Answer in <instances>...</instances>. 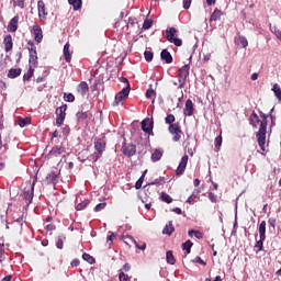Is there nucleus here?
<instances>
[{"instance_id": "nucleus-1", "label": "nucleus", "mask_w": 281, "mask_h": 281, "mask_svg": "<svg viewBox=\"0 0 281 281\" xmlns=\"http://www.w3.org/2000/svg\"><path fill=\"white\" fill-rule=\"evenodd\" d=\"M261 121H260V127L257 132V142L259 144L260 149L262 153H265V144H267V114L263 112H259Z\"/></svg>"}, {"instance_id": "nucleus-2", "label": "nucleus", "mask_w": 281, "mask_h": 281, "mask_svg": "<svg viewBox=\"0 0 281 281\" xmlns=\"http://www.w3.org/2000/svg\"><path fill=\"white\" fill-rule=\"evenodd\" d=\"M94 153L91 155L93 161H98L102 157V153L106 150V140L104 138H98L94 140Z\"/></svg>"}, {"instance_id": "nucleus-3", "label": "nucleus", "mask_w": 281, "mask_h": 281, "mask_svg": "<svg viewBox=\"0 0 281 281\" xmlns=\"http://www.w3.org/2000/svg\"><path fill=\"white\" fill-rule=\"evenodd\" d=\"M166 38L169 41V43H173L176 47H181L183 45V42L181 38L177 37V29L175 27H169L166 31Z\"/></svg>"}, {"instance_id": "nucleus-4", "label": "nucleus", "mask_w": 281, "mask_h": 281, "mask_svg": "<svg viewBox=\"0 0 281 281\" xmlns=\"http://www.w3.org/2000/svg\"><path fill=\"white\" fill-rule=\"evenodd\" d=\"M190 76V65H184L180 68L178 75L179 89H183L186 87V80Z\"/></svg>"}, {"instance_id": "nucleus-5", "label": "nucleus", "mask_w": 281, "mask_h": 281, "mask_svg": "<svg viewBox=\"0 0 281 281\" xmlns=\"http://www.w3.org/2000/svg\"><path fill=\"white\" fill-rule=\"evenodd\" d=\"M67 104H63L61 106L56 109V126H63L65 122V117H67Z\"/></svg>"}, {"instance_id": "nucleus-6", "label": "nucleus", "mask_w": 281, "mask_h": 281, "mask_svg": "<svg viewBox=\"0 0 281 281\" xmlns=\"http://www.w3.org/2000/svg\"><path fill=\"white\" fill-rule=\"evenodd\" d=\"M29 63L30 65H33V67H36L38 65V54L36 53V45L34 43L29 42Z\"/></svg>"}, {"instance_id": "nucleus-7", "label": "nucleus", "mask_w": 281, "mask_h": 281, "mask_svg": "<svg viewBox=\"0 0 281 281\" xmlns=\"http://www.w3.org/2000/svg\"><path fill=\"white\" fill-rule=\"evenodd\" d=\"M168 131L171 135H173V142H179V139H181V136L183 135V132L181 131L179 123H173L169 125Z\"/></svg>"}, {"instance_id": "nucleus-8", "label": "nucleus", "mask_w": 281, "mask_h": 281, "mask_svg": "<svg viewBox=\"0 0 281 281\" xmlns=\"http://www.w3.org/2000/svg\"><path fill=\"white\" fill-rule=\"evenodd\" d=\"M131 93V86H126L125 88L120 91L114 99V104L117 106L122 100H126L128 98V94Z\"/></svg>"}, {"instance_id": "nucleus-9", "label": "nucleus", "mask_w": 281, "mask_h": 281, "mask_svg": "<svg viewBox=\"0 0 281 281\" xmlns=\"http://www.w3.org/2000/svg\"><path fill=\"white\" fill-rule=\"evenodd\" d=\"M122 151L123 155H125L126 157H133V155H135V153H137V146L133 145V144H124L122 146Z\"/></svg>"}, {"instance_id": "nucleus-10", "label": "nucleus", "mask_w": 281, "mask_h": 281, "mask_svg": "<svg viewBox=\"0 0 281 281\" xmlns=\"http://www.w3.org/2000/svg\"><path fill=\"white\" fill-rule=\"evenodd\" d=\"M34 186H36V178L33 180L31 187L24 190V199L25 201H30V203H32V199H34Z\"/></svg>"}, {"instance_id": "nucleus-11", "label": "nucleus", "mask_w": 281, "mask_h": 281, "mask_svg": "<svg viewBox=\"0 0 281 281\" xmlns=\"http://www.w3.org/2000/svg\"><path fill=\"white\" fill-rule=\"evenodd\" d=\"M188 159H189L188 155H184L181 158L180 164H179V166H178V168L176 170V175L179 176V175H183V172H186V168L188 166Z\"/></svg>"}, {"instance_id": "nucleus-12", "label": "nucleus", "mask_w": 281, "mask_h": 281, "mask_svg": "<svg viewBox=\"0 0 281 281\" xmlns=\"http://www.w3.org/2000/svg\"><path fill=\"white\" fill-rule=\"evenodd\" d=\"M33 36H34L35 42L42 43V41H43V29H41V26L37 25V24L33 25Z\"/></svg>"}, {"instance_id": "nucleus-13", "label": "nucleus", "mask_w": 281, "mask_h": 281, "mask_svg": "<svg viewBox=\"0 0 281 281\" xmlns=\"http://www.w3.org/2000/svg\"><path fill=\"white\" fill-rule=\"evenodd\" d=\"M142 131L147 134L153 133V121L150 119H145L142 121Z\"/></svg>"}, {"instance_id": "nucleus-14", "label": "nucleus", "mask_w": 281, "mask_h": 281, "mask_svg": "<svg viewBox=\"0 0 281 281\" xmlns=\"http://www.w3.org/2000/svg\"><path fill=\"white\" fill-rule=\"evenodd\" d=\"M193 114H194V103H192V100L188 99L186 101L184 115L190 117Z\"/></svg>"}, {"instance_id": "nucleus-15", "label": "nucleus", "mask_w": 281, "mask_h": 281, "mask_svg": "<svg viewBox=\"0 0 281 281\" xmlns=\"http://www.w3.org/2000/svg\"><path fill=\"white\" fill-rule=\"evenodd\" d=\"M77 91L82 95V98H85V95L89 93V85L87 83V81L80 82L77 87Z\"/></svg>"}, {"instance_id": "nucleus-16", "label": "nucleus", "mask_w": 281, "mask_h": 281, "mask_svg": "<svg viewBox=\"0 0 281 281\" xmlns=\"http://www.w3.org/2000/svg\"><path fill=\"white\" fill-rule=\"evenodd\" d=\"M37 10H38V16L41 20L47 16V11L45 10V2L43 0H40L37 2Z\"/></svg>"}, {"instance_id": "nucleus-17", "label": "nucleus", "mask_w": 281, "mask_h": 281, "mask_svg": "<svg viewBox=\"0 0 281 281\" xmlns=\"http://www.w3.org/2000/svg\"><path fill=\"white\" fill-rule=\"evenodd\" d=\"M16 30H19V16L12 18L8 25V32H16Z\"/></svg>"}, {"instance_id": "nucleus-18", "label": "nucleus", "mask_w": 281, "mask_h": 281, "mask_svg": "<svg viewBox=\"0 0 281 281\" xmlns=\"http://www.w3.org/2000/svg\"><path fill=\"white\" fill-rule=\"evenodd\" d=\"M267 222L262 221L259 225V238H261V240H266L267 239Z\"/></svg>"}, {"instance_id": "nucleus-19", "label": "nucleus", "mask_w": 281, "mask_h": 281, "mask_svg": "<svg viewBox=\"0 0 281 281\" xmlns=\"http://www.w3.org/2000/svg\"><path fill=\"white\" fill-rule=\"evenodd\" d=\"M160 57L161 60H165L167 63V65H170V63H172V55L170 54V52H168V49H162L160 53Z\"/></svg>"}, {"instance_id": "nucleus-20", "label": "nucleus", "mask_w": 281, "mask_h": 281, "mask_svg": "<svg viewBox=\"0 0 281 281\" xmlns=\"http://www.w3.org/2000/svg\"><path fill=\"white\" fill-rule=\"evenodd\" d=\"M5 52H12L13 43L12 35H7L3 40Z\"/></svg>"}, {"instance_id": "nucleus-21", "label": "nucleus", "mask_w": 281, "mask_h": 281, "mask_svg": "<svg viewBox=\"0 0 281 281\" xmlns=\"http://www.w3.org/2000/svg\"><path fill=\"white\" fill-rule=\"evenodd\" d=\"M200 192L201 191H199V189L193 190L192 194L188 198L187 203H189L190 205H193V203H196V199Z\"/></svg>"}, {"instance_id": "nucleus-22", "label": "nucleus", "mask_w": 281, "mask_h": 281, "mask_svg": "<svg viewBox=\"0 0 281 281\" xmlns=\"http://www.w3.org/2000/svg\"><path fill=\"white\" fill-rule=\"evenodd\" d=\"M65 153V147L63 146H55L49 151V155H54L55 157H58V155H63Z\"/></svg>"}, {"instance_id": "nucleus-23", "label": "nucleus", "mask_w": 281, "mask_h": 281, "mask_svg": "<svg viewBox=\"0 0 281 281\" xmlns=\"http://www.w3.org/2000/svg\"><path fill=\"white\" fill-rule=\"evenodd\" d=\"M161 157H164V150H161V149H156V150L151 154V161H159V159H161Z\"/></svg>"}, {"instance_id": "nucleus-24", "label": "nucleus", "mask_w": 281, "mask_h": 281, "mask_svg": "<svg viewBox=\"0 0 281 281\" xmlns=\"http://www.w3.org/2000/svg\"><path fill=\"white\" fill-rule=\"evenodd\" d=\"M188 234L190 238L194 236L195 238H198V240H203V233H201L200 231L191 229L188 232Z\"/></svg>"}, {"instance_id": "nucleus-25", "label": "nucleus", "mask_w": 281, "mask_h": 281, "mask_svg": "<svg viewBox=\"0 0 281 281\" xmlns=\"http://www.w3.org/2000/svg\"><path fill=\"white\" fill-rule=\"evenodd\" d=\"M21 74V68H11L8 72V78H19Z\"/></svg>"}, {"instance_id": "nucleus-26", "label": "nucleus", "mask_w": 281, "mask_h": 281, "mask_svg": "<svg viewBox=\"0 0 281 281\" xmlns=\"http://www.w3.org/2000/svg\"><path fill=\"white\" fill-rule=\"evenodd\" d=\"M64 56H65L66 63L71 61V53H69V43L65 44L64 46Z\"/></svg>"}, {"instance_id": "nucleus-27", "label": "nucleus", "mask_w": 281, "mask_h": 281, "mask_svg": "<svg viewBox=\"0 0 281 281\" xmlns=\"http://www.w3.org/2000/svg\"><path fill=\"white\" fill-rule=\"evenodd\" d=\"M68 3L72 5L74 10H80L82 8V0H68Z\"/></svg>"}, {"instance_id": "nucleus-28", "label": "nucleus", "mask_w": 281, "mask_h": 281, "mask_svg": "<svg viewBox=\"0 0 281 281\" xmlns=\"http://www.w3.org/2000/svg\"><path fill=\"white\" fill-rule=\"evenodd\" d=\"M193 243L191 240H187L182 244L183 251H187V254H190L192 251Z\"/></svg>"}, {"instance_id": "nucleus-29", "label": "nucleus", "mask_w": 281, "mask_h": 281, "mask_svg": "<svg viewBox=\"0 0 281 281\" xmlns=\"http://www.w3.org/2000/svg\"><path fill=\"white\" fill-rule=\"evenodd\" d=\"M222 15H223V12L218 9H215L210 18V21H218V19H221Z\"/></svg>"}, {"instance_id": "nucleus-30", "label": "nucleus", "mask_w": 281, "mask_h": 281, "mask_svg": "<svg viewBox=\"0 0 281 281\" xmlns=\"http://www.w3.org/2000/svg\"><path fill=\"white\" fill-rule=\"evenodd\" d=\"M272 91H273L276 98H278V100L281 101V88H280V85L274 83L273 87H272Z\"/></svg>"}, {"instance_id": "nucleus-31", "label": "nucleus", "mask_w": 281, "mask_h": 281, "mask_svg": "<svg viewBox=\"0 0 281 281\" xmlns=\"http://www.w3.org/2000/svg\"><path fill=\"white\" fill-rule=\"evenodd\" d=\"M236 42L238 43V45H241V47H247V45H249V42H247V37L240 35L238 36V38L236 40Z\"/></svg>"}, {"instance_id": "nucleus-32", "label": "nucleus", "mask_w": 281, "mask_h": 281, "mask_svg": "<svg viewBox=\"0 0 281 281\" xmlns=\"http://www.w3.org/2000/svg\"><path fill=\"white\" fill-rule=\"evenodd\" d=\"M259 122H260V119L258 117V114H256V112H252V114L250 115L251 126L256 127V125L259 124Z\"/></svg>"}, {"instance_id": "nucleus-33", "label": "nucleus", "mask_w": 281, "mask_h": 281, "mask_svg": "<svg viewBox=\"0 0 281 281\" xmlns=\"http://www.w3.org/2000/svg\"><path fill=\"white\" fill-rule=\"evenodd\" d=\"M172 232H175V227L172 226V222H169V224L162 229V234H168V236H170Z\"/></svg>"}, {"instance_id": "nucleus-34", "label": "nucleus", "mask_w": 281, "mask_h": 281, "mask_svg": "<svg viewBox=\"0 0 281 281\" xmlns=\"http://www.w3.org/2000/svg\"><path fill=\"white\" fill-rule=\"evenodd\" d=\"M82 259H83L86 262H88L89 265H93V263L95 262V259H94L91 255H89V254H87V252H85V254L82 255Z\"/></svg>"}, {"instance_id": "nucleus-35", "label": "nucleus", "mask_w": 281, "mask_h": 281, "mask_svg": "<svg viewBox=\"0 0 281 281\" xmlns=\"http://www.w3.org/2000/svg\"><path fill=\"white\" fill-rule=\"evenodd\" d=\"M167 262L168 265H175V262H177L175 255H172V250L167 251Z\"/></svg>"}, {"instance_id": "nucleus-36", "label": "nucleus", "mask_w": 281, "mask_h": 281, "mask_svg": "<svg viewBox=\"0 0 281 281\" xmlns=\"http://www.w3.org/2000/svg\"><path fill=\"white\" fill-rule=\"evenodd\" d=\"M87 117H89V114L87 112H77L76 114V119L78 120V122H82L87 120Z\"/></svg>"}, {"instance_id": "nucleus-37", "label": "nucleus", "mask_w": 281, "mask_h": 281, "mask_svg": "<svg viewBox=\"0 0 281 281\" xmlns=\"http://www.w3.org/2000/svg\"><path fill=\"white\" fill-rule=\"evenodd\" d=\"M263 247H265V239L259 238V240L256 241L255 244V249H257V252H258V251H262Z\"/></svg>"}, {"instance_id": "nucleus-38", "label": "nucleus", "mask_w": 281, "mask_h": 281, "mask_svg": "<svg viewBox=\"0 0 281 281\" xmlns=\"http://www.w3.org/2000/svg\"><path fill=\"white\" fill-rule=\"evenodd\" d=\"M31 123H32V119L25 117V119H22V120L19 121V126L21 128H23V127L27 126Z\"/></svg>"}, {"instance_id": "nucleus-39", "label": "nucleus", "mask_w": 281, "mask_h": 281, "mask_svg": "<svg viewBox=\"0 0 281 281\" xmlns=\"http://www.w3.org/2000/svg\"><path fill=\"white\" fill-rule=\"evenodd\" d=\"M87 205H89V200H83L82 202L78 203L76 205V210H85V207H87Z\"/></svg>"}, {"instance_id": "nucleus-40", "label": "nucleus", "mask_w": 281, "mask_h": 281, "mask_svg": "<svg viewBox=\"0 0 281 281\" xmlns=\"http://www.w3.org/2000/svg\"><path fill=\"white\" fill-rule=\"evenodd\" d=\"M64 100L65 102H74L76 97L72 93H64Z\"/></svg>"}, {"instance_id": "nucleus-41", "label": "nucleus", "mask_w": 281, "mask_h": 281, "mask_svg": "<svg viewBox=\"0 0 281 281\" xmlns=\"http://www.w3.org/2000/svg\"><path fill=\"white\" fill-rule=\"evenodd\" d=\"M156 92L155 90H153V85L149 86V89L146 91V98H148V100H150V98H155Z\"/></svg>"}, {"instance_id": "nucleus-42", "label": "nucleus", "mask_w": 281, "mask_h": 281, "mask_svg": "<svg viewBox=\"0 0 281 281\" xmlns=\"http://www.w3.org/2000/svg\"><path fill=\"white\" fill-rule=\"evenodd\" d=\"M119 280L120 281H131V277L128 274L124 273V271L121 270L119 273Z\"/></svg>"}, {"instance_id": "nucleus-43", "label": "nucleus", "mask_w": 281, "mask_h": 281, "mask_svg": "<svg viewBox=\"0 0 281 281\" xmlns=\"http://www.w3.org/2000/svg\"><path fill=\"white\" fill-rule=\"evenodd\" d=\"M223 145V136H217L215 137V140H214V146L215 148H221V146Z\"/></svg>"}, {"instance_id": "nucleus-44", "label": "nucleus", "mask_w": 281, "mask_h": 281, "mask_svg": "<svg viewBox=\"0 0 281 281\" xmlns=\"http://www.w3.org/2000/svg\"><path fill=\"white\" fill-rule=\"evenodd\" d=\"M161 200L165 203H172V198L169 194H167V193H161Z\"/></svg>"}, {"instance_id": "nucleus-45", "label": "nucleus", "mask_w": 281, "mask_h": 281, "mask_svg": "<svg viewBox=\"0 0 281 281\" xmlns=\"http://www.w3.org/2000/svg\"><path fill=\"white\" fill-rule=\"evenodd\" d=\"M144 56H145V60H146L147 63L153 61V52H150V50H145Z\"/></svg>"}, {"instance_id": "nucleus-46", "label": "nucleus", "mask_w": 281, "mask_h": 281, "mask_svg": "<svg viewBox=\"0 0 281 281\" xmlns=\"http://www.w3.org/2000/svg\"><path fill=\"white\" fill-rule=\"evenodd\" d=\"M153 27V20H145L143 23V30H150Z\"/></svg>"}, {"instance_id": "nucleus-47", "label": "nucleus", "mask_w": 281, "mask_h": 281, "mask_svg": "<svg viewBox=\"0 0 281 281\" xmlns=\"http://www.w3.org/2000/svg\"><path fill=\"white\" fill-rule=\"evenodd\" d=\"M34 76V69L30 68L27 72L23 76V80H30Z\"/></svg>"}, {"instance_id": "nucleus-48", "label": "nucleus", "mask_w": 281, "mask_h": 281, "mask_svg": "<svg viewBox=\"0 0 281 281\" xmlns=\"http://www.w3.org/2000/svg\"><path fill=\"white\" fill-rule=\"evenodd\" d=\"M104 207H106V202L99 203L95 205L94 212H102V210H104Z\"/></svg>"}, {"instance_id": "nucleus-49", "label": "nucleus", "mask_w": 281, "mask_h": 281, "mask_svg": "<svg viewBox=\"0 0 281 281\" xmlns=\"http://www.w3.org/2000/svg\"><path fill=\"white\" fill-rule=\"evenodd\" d=\"M165 122L171 126V124L175 122V116L172 114H168L165 119Z\"/></svg>"}, {"instance_id": "nucleus-50", "label": "nucleus", "mask_w": 281, "mask_h": 281, "mask_svg": "<svg viewBox=\"0 0 281 281\" xmlns=\"http://www.w3.org/2000/svg\"><path fill=\"white\" fill-rule=\"evenodd\" d=\"M135 25H137V19L136 18H130L128 23H127V27H135Z\"/></svg>"}, {"instance_id": "nucleus-51", "label": "nucleus", "mask_w": 281, "mask_h": 281, "mask_svg": "<svg viewBox=\"0 0 281 281\" xmlns=\"http://www.w3.org/2000/svg\"><path fill=\"white\" fill-rule=\"evenodd\" d=\"M63 240H65V236H59L57 243H56V247L57 249H63Z\"/></svg>"}, {"instance_id": "nucleus-52", "label": "nucleus", "mask_w": 281, "mask_h": 281, "mask_svg": "<svg viewBox=\"0 0 281 281\" xmlns=\"http://www.w3.org/2000/svg\"><path fill=\"white\" fill-rule=\"evenodd\" d=\"M142 183H144V177H140L136 183H135V189L139 190L142 188Z\"/></svg>"}, {"instance_id": "nucleus-53", "label": "nucleus", "mask_w": 281, "mask_h": 281, "mask_svg": "<svg viewBox=\"0 0 281 281\" xmlns=\"http://www.w3.org/2000/svg\"><path fill=\"white\" fill-rule=\"evenodd\" d=\"M190 5H192V0H183L184 10H190Z\"/></svg>"}, {"instance_id": "nucleus-54", "label": "nucleus", "mask_w": 281, "mask_h": 281, "mask_svg": "<svg viewBox=\"0 0 281 281\" xmlns=\"http://www.w3.org/2000/svg\"><path fill=\"white\" fill-rule=\"evenodd\" d=\"M268 225H269L270 227H272V229H276V218L270 217V218L268 220Z\"/></svg>"}, {"instance_id": "nucleus-55", "label": "nucleus", "mask_w": 281, "mask_h": 281, "mask_svg": "<svg viewBox=\"0 0 281 281\" xmlns=\"http://www.w3.org/2000/svg\"><path fill=\"white\" fill-rule=\"evenodd\" d=\"M193 262H198V265H202L203 267H205V261H203V259H201V257H195Z\"/></svg>"}, {"instance_id": "nucleus-56", "label": "nucleus", "mask_w": 281, "mask_h": 281, "mask_svg": "<svg viewBox=\"0 0 281 281\" xmlns=\"http://www.w3.org/2000/svg\"><path fill=\"white\" fill-rule=\"evenodd\" d=\"M161 184H164V180L161 179H156L155 181L149 183V186H161Z\"/></svg>"}, {"instance_id": "nucleus-57", "label": "nucleus", "mask_w": 281, "mask_h": 281, "mask_svg": "<svg viewBox=\"0 0 281 281\" xmlns=\"http://www.w3.org/2000/svg\"><path fill=\"white\" fill-rule=\"evenodd\" d=\"M16 3H18V8H20L21 10L25 8V0H16Z\"/></svg>"}, {"instance_id": "nucleus-58", "label": "nucleus", "mask_w": 281, "mask_h": 281, "mask_svg": "<svg viewBox=\"0 0 281 281\" xmlns=\"http://www.w3.org/2000/svg\"><path fill=\"white\" fill-rule=\"evenodd\" d=\"M209 199L212 203H216V194L214 193H209Z\"/></svg>"}, {"instance_id": "nucleus-59", "label": "nucleus", "mask_w": 281, "mask_h": 281, "mask_svg": "<svg viewBox=\"0 0 281 281\" xmlns=\"http://www.w3.org/2000/svg\"><path fill=\"white\" fill-rule=\"evenodd\" d=\"M47 179H49V181H52V183H56V175L55 173L48 175Z\"/></svg>"}, {"instance_id": "nucleus-60", "label": "nucleus", "mask_w": 281, "mask_h": 281, "mask_svg": "<svg viewBox=\"0 0 281 281\" xmlns=\"http://www.w3.org/2000/svg\"><path fill=\"white\" fill-rule=\"evenodd\" d=\"M70 128H69V126H65L64 128H63V135H65V137H67V135H69V133H70Z\"/></svg>"}, {"instance_id": "nucleus-61", "label": "nucleus", "mask_w": 281, "mask_h": 281, "mask_svg": "<svg viewBox=\"0 0 281 281\" xmlns=\"http://www.w3.org/2000/svg\"><path fill=\"white\" fill-rule=\"evenodd\" d=\"M79 266H80V260L74 259V260L71 261V267H79Z\"/></svg>"}, {"instance_id": "nucleus-62", "label": "nucleus", "mask_w": 281, "mask_h": 281, "mask_svg": "<svg viewBox=\"0 0 281 281\" xmlns=\"http://www.w3.org/2000/svg\"><path fill=\"white\" fill-rule=\"evenodd\" d=\"M135 246L137 247V249H140V251H144V249H146V244H143L142 246L137 245V241H135Z\"/></svg>"}, {"instance_id": "nucleus-63", "label": "nucleus", "mask_w": 281, "mask_h": 281, "mask_svg": "<svg viewBox=\"0 0 281 281\" xmlns=\"http://www.w3.org/2000/svg\"><path fill=\"white\" fill-rule=\"evenodd\" d=\"M113 240H115V234H111L109 237H108V243L112 244Z\"/></svg>"}, {"instance_id": "nucleus-64", "label": "nucleus", "mask_w": 281, "mask_h": 281, "mask_svg": "<svg viewBox=\"0 0 281 281\" xmlns=\"http://www.w3.org/2000/svg\"><path fill=\"white\" fill-rule=\"evenodd\" d=\"M123 271H125V272L131 271V265L125 263V265L123 266Z\"/></svg>"}]
</instances>
